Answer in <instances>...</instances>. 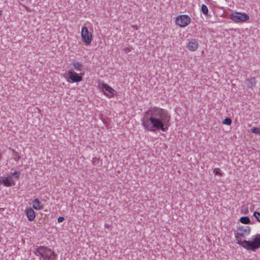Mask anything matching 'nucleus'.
<instances>
[{"label":"nucleus","instance_id":"17","mask_svg":"<svg viewBox=\"0 0 260 260\" xmlns=\"http://www.w3.org/2000/svg\"><path fill=\"white\" fill-rule=\"evenodd\" d=\"M201 11L205 15H208V9L207 7L205 5H202L201 6Z\"/></svg>","mask_w":260,"mask_h":260},{"label":"nucleus","instance_id":"9","mask_svg":"<svg viewBox=\"0 0 260 260\" xmlns=\"http://www.w3.org/2000/svg\"><path fill=\"white\" fill-rule=\"evenodd\" d=\"M100 88L103 92L104 94L109 97H112L113 95V89L106 83H103L99 85Z\"/></svg>","mask_w":260,"mask_h":260},{"label":"nucleus","instance_id":"6","mask_svg":"<svg viewBox=\"0 0 260 260\" xmlns=\"http://www.w3.org/2000/svg\"><path fill=\"white\" fill-rule=\"evenodd\" d=\"M230 19L235 23H242L249 19V16L245 13L235 12L230 15Z\"/></svg>","mask_w":260,"mask_h":260},{"label":"nucleus","instance_id":"1","mask_svg":"<svg viewBox=\"0 0 260 260\" xmlns=\"http://www.w3.org/2000/svg\"><path fill=\"white\" fill-rule=\"evenodd\" d=\"M171 116L167 110L157 107H150L144 113L142 124L147 131L167 132L171 125Z\"/></svg>","mask_w":260,"mask_h":260},{"label":"nucleus","instance_id":"25","mask_svg":"<svg viewBox=\"0 0 260 260\" xmlns=\"http://www.w3.org/2000/svg\"><path fill=\"white\" fill-rule=\"evenodd\" d=\"M3 11L2 10H0V16L2 15Z\"/></svg>","mask_w":260,"mask_h":260},{"label":"nucleus","instance_id":"11","mask_svg":"<svg viewBox=\"0 0 260 260\" xmlns=\"http://www.w3.org/2000/svg\"><path fill=\"white\" fill-rule=\"evenodd\" d=\"M25 213L29 221H32L35 219L36 217V213L34 209L31 208H26L25 210Z\"/></svg>","mask_w":260,"mask_h":260},{"label":"nucleus","instance_id":"8","mask_svg":"<svg viewBox=\"0 0 260 260\" xmlns=\"http://www.w3.org/2000/svg\"><path fill=\"white\" fill-rule=\"evenodd\" d=\"M191 18L187 15H180L176 17L175 23L180 27H185L191 22Z\"/></svg>","mask_w":260,"mask_h":260},{"label":"nucleus","instance_id":"16","mask_svg":"<svg viewBox=\"0 0 260 260\" xmlns=\"http://www.w3.org/2000/svg\"><path fill=\"white\" fill-rule=\"evenodd\" d=\"M239 221L243 224H247L250 223V220L247 216H242L240 218Z\"/></svg>","mask_w":260,"mask_h":260},{"label":"nucleus","instance_id":"7","mask_svg":"<svg viewBox=\"0 0 260 260\" xmlns=\"http://www.w3.org/2000/svg\"><path fill=\"white\" fill-rule=\"evenodd\" d=\"M83 74H78L74 70L70 69L68 71L66 78L69 82H79L82 80Z\"/></svg>","mask_w":260,"mask_h":260},{"label":"nucleus","instance_id":"18","mask_svg":"<svg viewBox=\"0 0 260 260\" xmlns=\"http://www.w3.org/2000/svg\"><path fill=\"white\" fill-rule=\"evenodd\" d=\"M213 173L216 175H218L219 176H221L222 175V173L221 172L220 169L219 168H215L213 169Z\"/></svg>","mask_w":260,"mask_h":260},{"label":"nucleus","instance_id":"5","mask_svg":"<svg viewBox=\"0 0 260 260\" xmlns=\"http://www.w3.org/2000/svg\"><path fill=\"white\" fill-rule=\"evenodd\" d=\"M81 37L82 41L85 46H88L90 45L92 41V35L85 25H83L81 28Z\"/></svg>","mask_w":260,"mask_h":260},{"label":"nucleus","instance_id":"4","mask_svg":"<svg viewBox=\"0 0 260 260\" xmlns=\"http://www.w3.org/2000/svg\"><path fill=\"white\" fill-rule=\"evenodd\" d=\"M250 231L249 227H240L238 228L236 232L235 233L237 243L241 246V243H243L244 241V240H242V239L245 238L246 236H248L250 233Z\"/></svg>","mask_w":260,"mask_h":260},{"label":"nucleus","instance_id":"24","mask_svg":"<svg viewBox=\"0 0 260 260\" xmlns=\"http://www.w3.org/2000/svg\"><path fill=\"white\" fill-rule=\"evenodd\" d=\"M64 220V218L62 216H60L57 219V221L59 223L62 222Z\"/></svg>","mask_w":260,"mask_h":260},{"label":"nucleus","instance_id":"3","mask_svg":"<svg viewBox=\"0 0 260 260\" xmlns=\"http://www.w3.org/2000/svg\"><path fill=\"white\" fill-rule=\"evenodd\" d=\"M241 246L247 250L255 251L260 248V234L252 236L250 240H245L241 243Z\"/></svg>","mask_w":260,"mask_h":260},{"label":"nucleus","instance_id":"15","mask_svg":"<svg viewBox=\"0 0 260 260\" xmlns=\"http://www.w3.org/2000/svg\"><path fill=\"white\" fill-rule=\"evenodd\" d=\"M32 207L36 210H40L42 208L38 199H35L32 201Z\"/></svg>","mask_w":260,"mask_h":260},{"label":"nucleus","instance_id":"23","mask_svg":"<svg viewBox=\"0 0 260 260\" xmlns=\"http://www.w3.org/2000/svg\"><path fill=\"white\" fill-rule=\"evenodd\" d=\"M12 175L14 176L15 178H18L20 176V173L17 171H15L12 173Z\"/></svg>","mask_w":260,"mask_h":260},{"label":"nucleus","instance_id":"12","mask_svg":"<svg viewBox=\"0 0 260 260\" xmlns=\"http://www.w3.org/2000/svg\"><path fill=\"white\" fill-rule=\"evenodd\" d=\"M1 182L6 187H9L15 184V182L10 177H5Z\"/></svg>","mask_w":260,"mask_h":260},{"label":"nucleus","instance_id":"13","mask_svg":"<svg viewBox=\"0 0 260 260\" xmlns=\"http://www.w3.org/2000/svg\"><path fill=\"white\" fill-rule=\"evenodd\" d=\"M74 69L77 72H81L83 69V65L79 62H75L72 64Z\"/></svg>","mask_w":260,"mask_h":260},{"label":"nucleus","instance_id":"10","mask_svg":"<svg viewBox=\"0 0 260 260\" xmlns=\"http://www.w3.org/2000/svg\"><path fill=\"white\" fill-rule=\"evenodd\" d=\"M187 47L188 49L191 52H194L199 48V44L197 41L194 39H191L187 44Z\"/></svg>","mask_w":260,"mask_h":260},{"label":"nucleus","instance_id":"19","mask_svg":"<svg viewBox=\"0 0 260 260\" xmlns=\"http://www.w3.org/2000/svg\"><path fill=\"white\" fill-rule=\"evenodd\" d=\"M222 122L224 124L230 125L232 123V120L230 118H226Z\"/></svg>","mask_w":260,"mask_h":260},{"label":"nucleus","instance_id":"14","mask_svg":"<svg viewBox=\"0 0 260 260\" xmlns=\"http://www.w3.org/2000/svg\"><path fill=\"white\" fill-rule=\"evenodd\" d=\"M247 86L250 88H252L256 84V79L254 77L251 78L246 80Z\"/></svg>","mask_w":260,"mask_h":260},{"label":"nucleus","instance_id":"21","mask_svg":"<svg viewBox=\"0 0 260 260\" xmlns=\"http://www.w3.org/2000/svg\"><path fill=\"white\" fill-rule=\"evenodd\" d=\"M251 131L253 133L260 135V128L258 127H252Z\"/></svg>","mask_w":260,"mask_h":260},{"label":"nucleus","instance_id":"2","mask_svg":"<svg viewBox=\"0 0 260 260\" xmlns=\"http://www.w3.org/2000/svg\"><path fill=\"white\" fill-rule=\"evenodd\" d=\"M36 256L39 257L40 260H55L56 254L54 251L46 246H40L34 251Z\"/></svg>","mask_w":260,"mask_h":260},{"label":"nucleus","instance_id":"20","mask_svg":"<svg viewBox=\"0 0 260 260\" xmlns=\"http://www.w3.org/2000/svg\"><path fill=\"white\" fill-rule=\"evenodd\" d=\"M253 216L256 218L257 221L260 222V212L254 211L253 212Z\"/></svg>","mask_w":260,"mask_h":260},{"label":"nucleus","instance_id":"22","mask_svg":"<svg viewBox=\"0 0 260 260\" xmlns=\"http://www.w3.org/2000/svg\"><path fill=\"white\" fill-rule=\"evenodd\" d=\"M132 48L129 47H125L123 48V49H122V50L125 53H129L132 51Z\"/></svg>","mask_w":260,"mask_h":260}]
</instances>
